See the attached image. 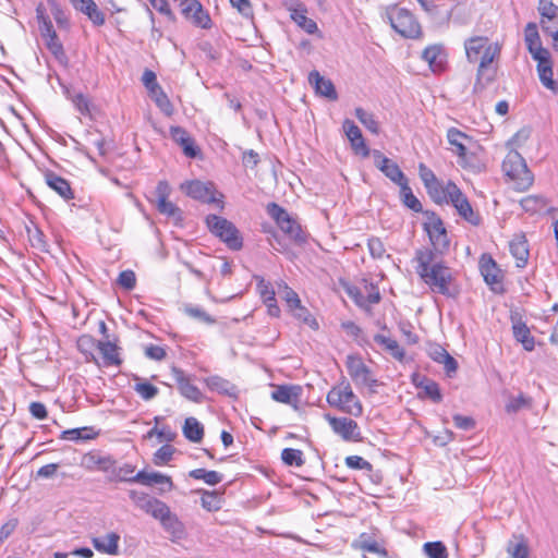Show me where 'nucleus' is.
Returning <instances> with one entry per match:
<instances>
[{
	"instance_id": "1",
	"label": "nucleus",
	"mask_w": 558,
	"mask_h": 558,
	"mask_svg": "<svg viewBox=\"0 0 558 558\" xmlns=\"http://www.w3.org/2000/svg\"><path fill=\"white\" fill-rule=\"evenodd\" d=\"M415 272L433 293L456 299L461 292L457 277L442 257V252L418 248L414 256Z\"/></svg>"
},
{
	"instance_id": "2",
	"label": "nucleus",
	"mask_w": 558,
	"mask_h": 558,
	"mask_svg": "<svg viewBox=\"0 0 558 558\" xmlns=\"http://www.w3.org/2000/svg\"><path fill=\"white\" fill-rule=\"evenodd\" d=\"M447 141L451 146L452 153L458 157V163L463 168L472 171H482L484 163L477 158L473 148H481L476 141L457 128H450L447 131Z\"/></svg>"
},
{
	"instance_id": "3",
	"label": "nucleus",
	"mask_w": 558,
	"mask_h": 558,
	"mask_svg": "<svg viewBox=\"0 0 558 558\" xmlns=\"http://www.w3.org/2000/svg\"><path fill=\"white\" fill-rule=\"evenodd\" d=\"M326 401L330 408L353 417L362 416L364 407L348 380L333 385L327 392Z\"/></svg>"
},
{
	"instance_id": "4",
	"label": "nucleus",
	"mask_w": 558,
	"mask_h": 558,
	"mask_svg": "<svg viewBox=\"0 0 558 558\" xmlns=\"http://www.w3.org/2000/svg\"><path fill=\"white\" fill-rule=\"evenodd\" d=\"M502 171L508 182L517 191H525L533 184L532 172L529 170L525 160L515 150H510L506 155L502 161Z\"/></svg>"
},
{
	"instance_id": "5",
	"label": "nucleus",
	"mask_w": 558,
	"mask_h": 558,
	"mask_svg": "<svg viewBox=\"0 0 558 558\" xmlns=\"http://www.w3.org/2000/svg\"><path fill=\"white\" fill-rule=\"evenodd\" d=\"M464 49L468 60L478 64L499 61L501 54V45L486 36L470 37L464 43Z\"/></svg>"
},
{
	"instance_id": "6",
	"label": "nucleus",
	"mask_w": 558,
	"mask_h": 558,
	"mask_svg": "<svg viewBox=\"0 0 558 558\" xmlns=\"http://www.w3.org/2000/svg\"><path fill=\"white\" fill-rule=\"evenodd\" d=\"M205 223L209 232L230 250L238 251L242 248L243 238L233 222L221 216L208 215L205 218Z\"/></svg>"
},
{
	"instance_id": "7",
	"label": "nucleus",
	"mask_w": 558,
	"mask_h": 558,
	"mask_svg": "<svg viewBox=\"0 0 558 558\" xmlns=\"http://www.w3.org/2000/svg\"><path fill=\"white\" fill-rule=\"evenodd\" d=\"M180 189L191 198L206 204H215L218 208L223 209V194L216 190L213 182H203L201 180L186 181L181 184Z\"/></svg>"
},
{
	"instance_id": "8",
	"label": "nucleus",
	"mask_w": 558,
	"mask_h": 558,
	"mask_svg": "<svg viewBox=\"0 0 558 558\" xmlns=\"http://www.w3.org/2000/svg\"><path fill=\"white\" fill-rule=\"evenodd\" d=\"M36 19L41 37L45 40L47 49L57 58L61 59L64 57L63 45L60 41L51 20L47 13L46 5L40 2L36 7Z\"/></svg>"
},
{
	"instance_id": "9",
	"label": "nucleus",
	"mask_w": 558,
	"mask_h": 558,
	"mask_svg": "<svg viewBox=\"0 0 558 558\" xmlns=\"http://www.w3.org/2000/svg\"><path fill=\"white\" fill-rule=\"evenodd\" d=\"M345 367L350 378L357 387L375 390L378 386L375 373L360 355H348L345 359Z\"/></svg>"
},
{
	"instance_id": "10",
	"label": "nucleus",
	"mask_w": 558,
	"mask_h": 558,
	"mask_svg": "<svg viewBox=\"0 0 558 558\" xmlns=\"http://www.w3.org/2000/svg\"><path fill=\"white\" fill-rule=\"evenodd\" d=\"M539 25L551 47L558 51V5L553 0H538Z\"/></svg>"
},
{
	"instance_id": "11",
	"label": "nucleus",
	"mask_w": 558,
	"mask_h": 558,
	"mask_svg": "<svg viewBox=\"0 0 558 558\" xmlns=\"http://www.w3.org/2000/svg\"><path fill=\"white\" fill-rule=\"evenodd\" d=\"M268 214L275 220L278 228L292 241L304 242L305 236L300 223L288 211L276 203L267 207Z\"/></svg>"
},
{
	"instance_id": "12",
	"label": "nucleus",
	"mask_w": 558,
	"mask_h": 558,
	"mask_svg": "<svg viewBox=\"0 0 558 558\" xmlns=\"http://www.w3.org/2000/svg\"><path fill=\"white\" fill-rule=\"evenodd\" d=\"M388 17L392 28L401 36L407 38H415L421 33V26L414 15L407 9L392 8Z\"/></svg>"
},
{
	"instance_id": "13",
	"label": "nucleus",
	"mask_w": 558,
	"mask_h": 558,
	"mask_svg": "<svg viewBox=\"0 0 558 558\" xmlns=\"http://www.w3.org/2000/svg\"><path fill=\"white\" fill-rule=\"evenodd\" d=\"M478 269L485 283L494 292H504L505 272L490 254L484 253L480 256Z\"/></svg>"
},
{
	"instance_id": "14",
	"label": "nucleus",
	"mask_w": 558,
	"mask_h": 558,
	"mask_svg": "<svg viewBox=\"0 0 558 558\" xmlns=\"http://www.w3.org/2000/svg\"><path fill=\"white\" fill-rule=\"evenodd\" d=\"M331 430L338 435L342 440L348 442H360L363 440L361 428L359 424L347 416H332L325 415Z\"/></svg>"
},
{
	"instance_id": "15",
	"label": "nucleus",
	"mask_w": 558,
	"mask_h": 558,
	"mask_svg": "<svg viewBox=\"0 0 558 558\" xmlns=\"http://www.w3.org/2000/svg\"><path fill=\"white\" fill-rule=\"evenodd\" d=\"M424 230L428 234L432 243V250L444 252L449 246L447 230L439 216L434 213H426V220L424 222Z\"/></svg>"
},
{
	"instance_id": "16",
	"label": "nucleus",
	"mask_w": 558,
	"mask_h": 558,
	"mask_svg": "<svg viewBox=\"0 0 558 558\" xmlns=\"http://www.w3.org/2000/svg\"><path fill=\"white\" fill-rule=\"evenodd\" d=\"M179 7L182 15L195 26L203 29L211 27L210 15L198 0H184Z\"/></svg>"
},
{
	"instance_id": "17",
	"label": "nucleus",
	"mask_w": 558,
	"mask_h": 558,
	"mask_svg": "<svg viewBox=\"0 0 558 558\" xmlns=\"http://www.w3.org/2000/svg\"><path fill=\"white\" fill-rule=\"evenodd\" d=\"M170 194V184L166 180L159 181L155 189L156 208L162 215L169 217L179 216L180 209L174 203L169 201Z\"/></svg>"
},
{
	"instance_id": "18",
	"label": "nucleus",
	"mask_w": 558,
	"mask_h": 558,
	"mask_svg": "<svg viewBox=\"0 0 558 558\" xmlns=\"http://www.w3.org/2000/svg\"><path fill=\"white\" fill-rule=\"evenodd\" d=\"M498 76V61L481 63L476 70V77L473 85L474 94H482L490 84L495 83Z\"/></svg>"
},
{
	"instance_id": "19",
	"label": "nucleus",
	"mask_w": 558,
	"mask_h": 558,
	"mask_svg": "<svg viewBox=\"0 0 558 558\" xmlns=\"http://www.w3.org/2000/svg\"><path fill=\"white\" fill-rule=\"evenodd\" d=\"M270 397L278 403H283L298 409L303 388L300 385H274Z\"/></svg>"
},
{
	"instance_id": "20",
	"label": "nucleus",
	"mask_w": 558,
	"mask_h": 558,
	"mask_svg": "<svg viewBox=\"0 0 558 558\" xmlns=\"http://www.w3.org/2000/svg\"><path fill=\"white\" fill-rule=\"evenodd\" d=\"M172 376L177 383L179 392L186 399L193 402H202L203 393L199 388L194 385L191 378L185 374V372L178 367H172L171 369Z\"/></svg>"
},
{
	"instance_id": "21",
	"label": "nucleus",
	"mask_w": 558,
	"mask_h": 558,
	"mask_svg": "<svg viewBox=\"0 0 558 558\" xmlns=\"http://www.w3.org/2000/svg\"><path fill=\"white\" fill-rule=\"evenodd\" d=\"M373 157L375 159L376 167L393 183L401 185L408 181L400 167L395 161L386 157L381 151L374 150Z\"/></svg>"
},
{
	"instance_id": "22",
	"label": "nucleus",
	"mask_w": 558,
	"mask_h": 558,
	"mask_svg": "<svg viewBox=\"0 0 558 558\" xmlns=\"http://www.w3.org/2000/svg\"><path fill=\"white\" fill-rule=\"evenodd\" d=\"M256 290L263 303L267 307V313L272 317H279L281 310L276 300V292L272 284L262 277H256Z\"/></svg>"
},
{
	"instance_id": "23",
	"label": "nucleus",
	"mask_w": 558,
	"mask_h": 558,
	"mask_svg": "<svg viewBox=\"0 0 558 558\" xmlns=\"http://www.w3.org/2000/svg\"><path fill=\"white\" fill-rule=\"evenodd\" d=\"M343 130L354 154L363 158L368 157L371 151L359 126L353 121L347 119L343 122Z\"/></svg>"
},
{
	"instance_id": "24",
	"label": "nucleus",
	"mask_w": 558,
	"mask_h": 558,
	"mask_svg": "<svg viewBox=\"0 0 558 558\" xmlns=\"http://www.w3.org/2000/svg\"><path fill=\"white\" fill-rule=\"evenodd\" d=\"M422 58L427 62L433 73H441L447 65V53L442 46L432 45L426 47L422 52Z\"/></svg>"
},
{
	"instance_id": "25",
	"label": "nucleus",
	"mask_w": 558,
	"mask_h": 558,
	"mask_svg": "<svg viewBox=\"0 0 558 558\" xmlns=\"http://www.w3.org/2000/svg\"><path fill=\"white\" fill-rule=\"evenodd\" d=\"M98 352L101 356V364L106 367H120L123 363L121 357V348L119 347L117 339L113 341H100Z\"/></svg>"
},
{
	"instance_id": "26",
	"label": "nucleus",
	"mask_w": 558,
	"mask_h": 558,
	"mask_svg": "<svg viewBox=\"0 0 558 558\" xmlns=\"http://www.w3.org/2000/svg\"><path fill=\"white\" fill-rule=\"evenodd\" d=\"M412 381L420 389L417 393L420 398H428L436 403L441 401L442 396L436 381L418 374L413 375Z\"/></svg>"
},
{
	"instance_id": "27",
	"label": "nucleus",
	"mask_w": 558,
	"mask_h": 558,
	"mask_svg": "<svg viewBox=\"0 0 558 558\" xmlns=\"http://www.w3.org/2000/svg\"><path fill=\"white\" fill-rule=\"evenodd\" d=\"M72 7L85 14L95 25L101 26L106 22L105 14L98 9L94 0H69Z\"/></svg>"
},
{
	"instance_id": "28",
	"label": "nucleus",
	"mask_w": 558,
	"mask_h": 558,
	"mask_svg": "<svg viewBox=\"0 0 558 558\" xmlns=\"http://www.w3.org/2000/svg\"><path fill=\"white\" fill-rule=\"evenodd\" d=\"M45 182L64 201H71L74 198V193L70 185V182L66 179L62 178L61 175L52 171H48L45 173Z\"/></svg>"
},
{
	"instance_id": "29",
	"label": "nucleus",
	"mask_w": 558,
	"mask_h": 558,
	"mask_svg": "<svg viewBox=\"0 0 558 558\" xmlns=\"http://www.w3.org/2000/svg\"><path fill=\"white\" fill-rule=\"evenodd\" d=\"M464 195L456 183L448 181L437 191L432 199L437 204H451L454 207Z\"/></svg>"
},
{
	"instance_id": "30",
	"label": "nucleus",
	"mask_w": 558,
	"mask_h": 558,
	"mask_svg": "<svg viewBox=\"0 0 558 558\" xmlns=\"http://www.w3.org/2000/svg\"><path fill=\"white\" fill-rule=\"evenodd\" d=\"M128 482H135L141 483L146 486H151L155 484L159 485H167L168 490H171L173 488V482L172 478L168 475L153 472V473H146L144 471H140L136 474H134L132 477L125 478Z\"/></svg>"
},
{
	"instance_id": "31",
	"label": "nucleus",
	"mask_w": 558,
	"mask_h": 558,
	"mask_svg": "<svg viewBox=\"0 0 558 558\" xmlns=\"http://www.w3.org/2000/svg\"><path fill=\"white\" fill-rule=\"evenodd\" d=\"M310 83L314 86L317 94L330 99H337V92L332 82L325 78L318 71H312L308 75Z\"/></svg>"
},
{
	"instance_id": "32",
	"label": "nucleus",
	"mask_w": 558,
	"mask_h": 558,
	"mask_svg": "<svg viewBox=\"0 0 558 558\" xmlns=\"http://www.w3.org/2000/svg\"><path fill=\"white\" fill-rule=\"evenodd\" d=\"M511 255L518 267H524L529 259V245L524 234H517L509 243Z\"/></svg>"
},
{
	"instance_id": "33",
	"label": "nucleus",
	"mask_w": 558,
	"mask_h": 558,
	"mask_svg": "<svg viewBox=\"0 0 558 558\" xmlns=\"http://www.w3.org/2000/svg\"><path fill=\"white\" fill-rule=\"evenodd\" d=\"M287 308L292 314V316L300 323L307 325L313 330H317L319 328L317 319L302 304L300 298L293 303H291L289 306H287Z\"/></svg>"
},
{
	"instance_id": "34",
	"label": "nucleus",
	"mask_w": 558,
	"mask_h": 558,
	"mask_svg": "<svg viewBox=\"0 0 558 558\" xmlns=\"http://www.w3.org/2000/svg\"><path fill=\"white\" fill-rule=\"evenodd\" d=\"M119 541V534L111 532L102 537H94L92 544L99 553L113 556L118 554Z\"/></svg>"
},
{
	"instance_id": "35",
	"label": "nucleus",
	"mask_w": 558,
	"mask_h": 558,
	"mask_svg": "<svg viewBox=\"0 0 558 558\" xmlns=\"http://www.w3.org/2000/svg\"><path fill=\"white\" fill-rule=\"evenodd\" d=\"M429 357L442 364L447 373H454L458 368L456 360L439 344H433L428 348Z\"/></svg>"
},
{
	"instance_id": "36",
	"label": "nucleus",
	"mask_w": 558,
	"mask_h": 558,
	"mask_svg": "<svg viewBox=\"0 0 558 558\" xmlns=\"http://www.w3.org/2000/svg\"><path fill=\"white\" fill-rule=\"evenodd\" d=\"M418 174L430 198L445 184L444 182L439 181L433 170L424 163L418 165Z\"/></svg>"
},
{
	"instance_id": "37",
	"label": "nucleus",
	"mask_w": 558,
	"mask_h": 558,
	"mask_svg": "<svg viewBox=\"0 0 558 558\" xmlns=\"http://www.w3.org/2000/svg\"><path fill=\"white\" fill-rule=\"evenodd\" d=\"M507 553L511 558H527L530 548L526 537L523 534L513 535L507 545Z\"/></svg>"
},
{
	"instance_id": "38",
	"label": "nucleus",
	"mask_w": 558,
	"mask_h": 558,
	"mask_svg": "<svg viewBox=\"0 0 558 558\" xmlns=\"http://www.w3.org/2000/svg\"><path fill=\"white\" fill-rule=\"evenodd\" d=\"M458 215L472 226H478L482 221L478 211L474 210L469 198L464 195L454 206Z\"/></svg>"
},
{
	"instance_id": "39",
	"label": "nucleus",
	"mask_w": 558,
	"mask_h": 558,
	"mask_svg": "<svg viewBox=\"0 0 558 558\" xmlns=\"http://www.w3.org/2000/svg\"><path fill=\"white\" fill-rule=\"evenodd\" d=\"M99 342L100 340L95 339L90 335H82L78 337L76 344L80 352L85 355L87 362L98 363L94 352L98 350Z\"/></svg>"
},
{
	"instance_id": "40",
	"label": "nucleus",
	"mask_w": 558,
	"mask_h": 558,
	"mask_svg": "<svg viewBox=\"0 0 558 558\" xmlns=\"http://www.w3.org/2000/svg\"><path fill=\"white\" fill-rule=\"evenodd\" d=\"M524 41L526 45V48L531 54L536 53L541 50H545L546 48L543 47L537 25L534 22H530L526 24L524 28Z\"/></svg>"
},
{
	"instance_id": "41",
	"label": "nucleus",
	"mask_w": 558,
	"mask_h": 558,
	"mask_svg": "<svg viewBox=\"0 0 558 558\" xmlns=\"http://www.w3.org/2000/svg\"><path fill=\"white\" fill-rule=\"evenodd\" d=\"M182 432L184 437L192 442H201L204 437V426L193 416L185 418Z\"/></svg>"
},
{
	"instance_id": "42",
	"label": "nucleus",
	"mask_w": 558,
	"mask_h": 558,
	"mask_svg": "<svg viewBox=\"0 0 558 558\" xmlns=\"http://www.w3.org/2000/svg\"><path fill=\"white\" fill-rule=\"evenodd\" d=\"M376 343L380 344L389 354L399 362L405 357V352L399 342L384 335L375 336Z\"/></svg>"
},
{
	"instance_id": "43",
	"label": "nucleus",
	"mask_w": 558,
	"mask_h": 558,
	"mask_svg": "<svg viewBox=\"0 0 558 558\" xmlns=\"http://www.w3.org/2000/svg\"><path fill=\"white\" fill-rule=\"evenodd\" d=\"M161 526L171 534L172 539L181 538L184 534V525L179 520L177 514L172 513L171 510L160 521Z\"/></svg>"
},
{
	"instance_id": "44",
	"label": "nucleus",
	"mask_w": 558,
	"mask_h": 558,
	"mask_svg": "<svg viewBox=\"0 0 558 558\" xmlns=\"http://www.w3.org/2000/svg\"><path fill=\"white\" fill-rule=\"evenodd\" d=\"M513 336L518 342H520L524 350L526 351H533L535 347V341L533 336L531 335V331L529 327L522 323L518 322L513 324L512 326Z\"/></svg>"
},
{
	"instance_id": "45",
	"label": "nucleus",
	"mask_w": 558,
	"mask_h": 558,
	"mask_svg": "<svg viewBox=\"0 0 558 558\" xmlns=\"http://www.w3.org/2000/svg\"><path fill=\"white\" fill-rule=\"evenodd\" d=\"M290 15L291 19L306 33L314 34L317 32V24L307 16V12L303 7L292 9Z\"/></svg>"
},
{
	"instance_id": "46",
	"label": "nucleus",
	"mask_w": 558,
	"mask_h": 558,
	"mask_svg": "<svg viewBox=\"0 0 558 558\" xmlns=\"http://www.w3.org/2000/svg\"><path fill=\"white\" fill-rule=\"evenodd\" d=\"M26 233L29 244L40 251V252H47L48 251V243L46 241V236L44 232L38 228L37 225L34 222H31L26 226Z\"/></svg>"
},
{
	"instance_id": "47",
	"label": "nucleus",
	"mask_w": 558,
	"mask_h": 558,
	"mask_svg": "<svg viewBox=\"0 0 558 558\" xmlns=\"http://www.w3.org/2000/svg\"><path fill=\"white\" fill-rule=\"evenodd\" d=\"M148 95L166 116L171 117L173 114V105L160 85L150 90Z\"/></svg>"
},
{
	"instance_id": "48",
	"label": "nucleus",
	"mask_w": 558,
	"mask_h": 558,
	"mask_svg": "<svg viewBox=\"0 0 558 558\" xmlns=\"http://www.w3.org/2000/svg\"><path fill=\"white\" fill-rule=\"evenodd\" d=\"M356 547L362 551L376 554L381 558H388V550L385 548L384 544L371 537H366L365 534L361 535Z\"/></svg>"
},
{
	"instance_id": "49",
	"label": "nucleus",
	"mask_w": 558,
	"mask_h": 558,
	"mask_svg": "<svg viewBox=\"0 0 558 558\" xmlns=\"http://www.w3.org/2000/svg\"><path fill=\"white\" fill-rule=\"evenodd\" d=\"M524 211L534 215L546 210L547 202L544 197L537 195H527L520 201Z\"/></svg>"
},
{
	"instance_id": "50",
	"label": "nucleus",
	"mask_w": 558,
	"mask_h": 558,
	"mask_svg": "<svg viewBox=\"0 0 558 558\" xmlns=\"http://www.w3.org/2000/svg\"><path fill=\"white\" fill-rule=\"evenodd\" d=\"M143 511L160 521L167 513H169L170 508L166 502L153 497L148 504H146Z\"/></svg>"
},
{
	"instance_id": "51",
	"label": "nucleus",
	"mask_w": 558,
	"mask_h": 558,
	"mask_svg": "<svg viewBox=\"0 0 558 558\" xmlns=\"http://www.w3.org/2000/svg\"><path fill=\"white\" fill-rule=\"evenodd\" d=\"M400 186V195L403 204L415 213L422 211L423 207L418 198L413 194L408 181L402 183Z\"/></svg>"
},
{
	"instance_id": "52",
	"label": "nucleus",
	"mask_w": 558,
	"mask_h": 558,
	"mask_svg": "<svg viewBox=\"0 0 558 558\" xmlns=\"http://www.w3.org/2000/svg\"><path fill=\"white\" fill-rule=\"evenodd\" d=\"M47 4L59 28L69 31L70 20L57 0H47Z\"/></svg>"
},
{
	"instance_id": "53",
	"label": "nucleus",
	"mask_w": 558,
	"mask_h": 558,
	"mask_svg": "<svg viewBox=\"0 0 558 558\" xmlns=\"http://www.w3.org/2000/svg\"><path fill=\"white\" fill-rule=\"evenodd\" d=\"M97 433L93 432L92 427L65 429L61 433L60 439L62 440H80V439H94Z\"/></svg>"
},
{
	"instance_id": "54",
	"label": "nucleus",
	"mask_w": 558,
	"mask_h": 558,
	"mask_svg": "<svg viewBox=\"0 0 558 558\" xmlns=\"http://www.w3.org/2000/svg\"><path fill=\"white\" fill-rule=\"evenodd\" d=\"M201 504L204 509L210 512L218 511L221 508L222 497L217 492L204 490L201 496Z\"/></svg>"
},
{
	"instance_id": "55",
	"label": "nucleus",
	"mask_w": 558,
	"mask_h": 558,
	"mask_svg": "<svg viewBox=\"0 0 558 558\" xmlns=\"http://www.w3.org/2000/svg\"><path fill=\"white\" fill-rule=\"evenodd\" d=\"M194 480L204 481L208 485H217L222 481V475L217 471L206 469H195L189 474Z\"/></svg>"
},
{
	"instance_id": "56",
	"label": "nucleus",
	"mask_w": 558,
	"mask_h": 558,
	"mask_svg": "<svg viewBox=\"0 0 558 558\" xmlns=\"http://www.w3.org/2000/svg\"><path fill=\"white\" fill-rule=\"evenodd\" d=\"M281 459L289 466H302L305 462L303 451L294 448H284L281 451Z\"/></svg>"
},
{
	"instance_id": "57",
	"label": "nucleus",
	"mask_w": 558,
	"mask_h": 558,
	"mask_svg": "<svg viewBox=\"0 0 558 558\" xmlns=\"http://www.w3.org/2000/svg\"><path fill=\"white\" fill-rule=\"evenodd\" d=\"M134 391L145 401L154 399L159 393V389L146 380H137Z\"/></svg>"
},
{
	"instance_id": "58",
	"label": "nucleus",
	"mask_w": 558,
	"mask_h": 558,
	"mask_svg": "<svg viewBox=\"0 0 558 558\" xmlns=\"http://www.w3.org/2000/svg\"><path fill=\"white\" fill-rule=\"evenodd\" d=\"M355 116L369 132L374 134L379 133V124L373 113H368L362 108H356Z\"/></svg>"
},
{
	"instance_id": "59",
	"label": "nucleus",
	"mask_w": 558,
	"mask_h": 558,
	"mask_svg": "<svg viewBox=\"0 0 558 558\" xmlns=\"http://www.w3.org/2000/svg\"><path fill=\"white\" fill-rule=\"evenodd\" d=\"M184 313L191 318L197 319L206 325H214L216 323V319L211 315L198 306H185Z\"/></svg>"
},
{
	"instance_id": "60",
	"label": "nucleus",
	"mask_w": 558,
	"mask_h": 558,
	"mask_svg": "<svg viewBox=\"0 0 558 558\" xmlns=\"http://www.w3.org/2000/svg\"><path fill=\"white\" fill-rule=\"evenodd\" d=\"M174 448L171 445L161 446L153 456V462L157 466L166 465L174 454Z\"/></svg>"
},
{
	"instance_id": "61",
	"label": "nucleus",
	"mask_w": 558,
	"mask_h": 558,
	"mask_svg": "<svg viewBox=\"0 0 558 558\" xmlns=\"http://www.w3.org/2000/svg\"><path fill=\"white\" fill-rule=\"evenodd\" d=\"M424 551L429 558H447L448 551L441 542H430L424 545Z\"/></svg>"
},
{
	"instance_id": "62",
	"label": "nucleus",
	"mask_w": 558,
	"mask_h": 558,
	"mask_svg": "<svg viewBox=\"0 0 558 558\" xmlns=\"http://www.w3.org/2000/svg\"><path fill=\"white\" fill-rule=\"evenodd\" d=\"M344 463L351 470H366L368 472L373 470V465L361 456H348Z\"/></svg>"
},
{
	"instance_id": "63",
	"label": "nucleus",
	"mask_w": 558,
	"mask_h": 558,
	"mask_svg": "<svg viewBox=\"0 0 558 558\" xmlns=\"http://www.w3.org/2000/svg\"><path fill=\"white\" fill-rule=\"evenodd\" d=\"M118 284L126 291H131L136 286L135 272L131 269L123 270L117 279Z\"/></svg>"
},
{
	"instance_id": "64",
	"label": "nucleus",
	"mask_w": 558,
	"mask_h": 558,
	"mask_svg": "<svg viewBox=\"0 0 558 558\" xmlns=\"http://www.w3.org/2000/svg\"><path fill=\"white\" fill-rule=\"evenodd\" d=\"M531 404L532 399L521 393L518 397L509 400V402L506 404V410L507 412L512 413L519 411L522 408L531 407Z\"/></svg>"
}]
</instances>
